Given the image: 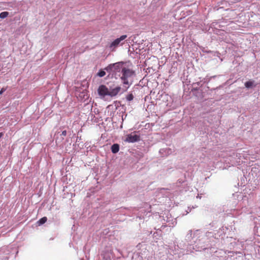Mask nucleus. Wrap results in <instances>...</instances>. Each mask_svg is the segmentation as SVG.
Returning a JSON list of instances; mask_svg holds the SVG:
<instances>
[{"label": "nucleus", "mask_w": 260, "mask_h": 260, "mask_svg": "<svg viewBox=\"0 0 260 260\" xmlns=\"http://www.w3.org/2000/svg\"><path fill=\"white\" fill-rule=\"evenodd\" d=\"M61 135L66 136L67 135V131H63L62 132Z\"/></svg>", "instance_id": "nucleus-16"}, {"label": "nucleus", "mask_w": 260, "mask_h": 260, "mask_svg": "<svg viewBox=\"0 0 260 260\" xmlns=\"http://www.w3.org/2000/svg\"><path fill=\"white\" fill-rule=\"evenodd\" d=\"M9 15V13L8 12H3L0 13V18L4 19L7 17Z\"/></svg>", "instance_id": "nucleus-9"}, {"label": "nucleus", "mask_w": 260, "mask_h": 260, "mask_svg": "<svg viewBox=\"0 0 260 260\" xmlns=\"http://www.w3.org/2000/svg\"><path fill=\"white\" fill-rule=\"evenodd\" d=\"M6 90V88L3 87L0 90V94H2Z\"/></svg>", "instance_id": "nucleus-15"}, {"label": "nucleus", "mask_w": 260, "mask_h": 260, "mask_svg": "<svg viewBox=\"0 0 260 260\" xmlns=\"http://www.w3.org/2000/svg\"><path fill=\"white\" fill-rule=\"evenodd\" d=\"M105 75L106 72L103 70H100L98 73V75L100 77H104Z\"/></svg>", "instance_id": "nucleus-12"}, {"label": "nucleus", "mask_w": 260, "mask_h": 260, "mask_svg": "<svg viewBox=\"0 0 260 260\" xmlns=\"http://www.w3.org/2000/svg\"><path fill=\"white\" fill-rule=\"evenodd\" d=\"M105 70L110 73H114L113 66H112V63L108 65L105 68Z\"/></svg>", "instance_id": "nucleus-8"}, {"label": "nucleus", "mask_w": 260, "mask_h": 260, "mask_svg": "<svg viewBox=\"0 0 260 260\" xmlns=\"http://www.w3.org/2000/svg\"><path fill=\"white\" fill-rule=\"evenodd\" d=\"M47 220V218L46 217H43L41 218L38 221L40 224H43L45 223Z\"/></svg>", "instance_id": "nucleus-10"}, {"label": "nucleus", "mask_w": 260, "mask_h": 260, "mask_svg": "<svg viewBox=\"0 0 260 260\" xmlns=\"http://www.w3.org/2000/svg\"><path fill=\"white\" fill-rule=\"evenodd\" d=\"M126 100L128 101H132L134 99V95L132 93H130L126 96Z\"/></svg>", "instance_id": "nucleus-13"}, {"label": "nucleus", "mask_w": 260, "mask_h": 260, "mask_svg": "<svg viewBox=\"0 0 260 260\" xmlns=\"http://www.w3.org/2000/svg\"><path fill=\"white\" fill-rule=\"evenodd\" d=\"M119 150V146L118 144H114L111 146V151L113 153H116Z\"/></svg>", "instance_id": "nucleus-7"}, {"label": "nucleus", "mask_w": 260, "mask_h": 260, "mask_svg": "<svg viewBox=\"0 0 260 260\" xmlns=\"http://www.w3.org/2000/svg\"><path fill=\"white\" fill-rule=\"evenodd\" d=\"M120 78L123 81V83L124 84H128V81L127 78L125 79L122 77H121Z\"/></svg>", "instance_id": "nucleus-14"}, {"label": "nucleus", "mask_w": 260, "mask_h": 260, "mask_svg": "<svg viewBox=\"0 0 260 260\" xmlns=\"http://www.w3.org/2000/svg\"><path fill=\"white\" fill-rule=\"evenodd\" d=\"M121 90V87L119 86L116 87L110 91H109V95L111 96H116Z\"/></svg>", "instance_id": "nucleus-6"}, {"label": "nucleus", "mask_w": 260, "mask_h": 260, "mask_svg": "<svg viewBox=\"0 0 260 260\" xmlns=\"http://www.w3.org/2000/svg\"><path fill=\"white\" fill-rule=\"evenodd\" d=\"M4 135V134L3 133H0V138H1Z\"/></svg>", "instance_id": "nucleus-17"}, {"label": "nucleus", "mask_w": 260, "mask_h": 260, "mask_svg": "<svg viewBox=\"0 0 260 260\" xmlns=\"http://www.w3.org/2000/svg\"><path fill=\"white\" fill-rule=\"evenodd\" d=\"M253 82L249 81L245 82V86L247 88H250V87H252V86L253 85Z\"/></svg>", "instance_id": "nucleus-11"}, {"label": "nucleus", "mask_w": 260, "mask_h": 260, "mask_svg": "<svg viewBox=\"0 0 260 260\" xmlns=\"http://www.w3.org/2000/svg\"><path fill=\"white\" fill-rule=\"evenodd\" d=\"M127 38V36L126 35L121 36L120 38H117L115 39L114 41H113L110 45V48L113 47H117L119 44L123 45V43H121L122 41H123L124 39H125Z\"/></svg>", "instance_id": "nucleus-1"}, {"label": "nucleus", "mask_w": 260, "mask_h": 260, "mask_svg": "<svg viewBox=\"0 0 260 260\" xmlns=\"http://www.w3.org/2000/svg\"><path fill=\"white\" fill-rule=\"evenodd\" d=\"M123 65V62H118L115 63H112L114 73L119 72L121 70H122Z\"/></svg>", "instance_id": "nucleus-5"}, {"label": "nucleus", "mask_w": 260, "mask_h": 260, "mask_svg": "<svg viewBox=\"0 0 260 260\" xmlns=\"http://www.w3.org/2000/svg\"><path fill=\"white\" fill-rule=\"evenodd\" d=\"M121 72L122 75L121 77L125 79H128L132 77L134 74V72L132 70L126 68H123Z\"/></svg>", "instance_id": "nucleus-2"}, {"label": "nucleus", "mask_w": 260, "mask_h": 260, "mask_svg": "<svg viewBox=\"0 0 260 260\" xmlns=\"http://www.w3.org/2000/svg\"><path fill=\"white\" fill-rule=\"evenodd\" d=\"M98 93L100 95L105 96L109 95V90L108 88L104 85H101L98 88Z\"/></svg>", "instance_id": "nucleus-4"}, {"label": "nucleus", "mask_w": 260, "mask_h": 260, "mask_svg": "<svg viewBox=\"0 0 260 260\" xmlns=\"http://www.w3.org/2000/svg\"><path fill=\"white\" fill-rule=\"evenodd\" d=\"M140 140V136L132 134L126 135L125 141L128 143H134Z\"/></svg>", "instance_id": "nucleus-3"}]
</instances>
